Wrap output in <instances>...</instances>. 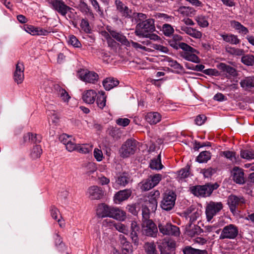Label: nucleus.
<instances>
[{
	"label": "nucleus",
	"mask_w": 254,
	"mask_h": 254,
	"mask_svg": "<svg viewBox=\"0 0 254 254\" xmlns=\"http://www.w3.org/2000/svg\"><path fill=\"white\" fill-rule=\"evenodd\" d=\"M97 213L99 217H109L119 221H124L126 218L125 211L118 207L109 206L104 203L98 206Z\"/></svg>",
	"instance_id": "f257e3e1"
},
{
	"label": "nucleus",
	"mask_w": 254,
	"mask_h": 254,
	"mask_svg": "<svg viewBox=\"0 0 254 254\" xmlns=\"http://www.w3.org/2000/svg\"><path fill=\"white\" fill-rule=\"evenodd\" d=\"M218 183H206L204 185H198L191 187L190 191L195 196L206 197L210 196L213 191L217 189Z\"/></svg>",
	"instance_id": "f03ea898"
},
{
	"label": "nucleus",
	"mask_w": 254,
	"mask_h": 254,
	"mask_svg": "<svg viewBox=\"0 0 254 254\" xmlns=\"http://www.w3.org/2000/svg\"><path fill=\"white\" fill-rule=\"evenodd\" d=\"M155 30L154 20L149 18L138 22L136 26L134 33L139 37H143L147 36L148 33H152Z\"/></svg>",
	"instance_id": "7ed1b4c3"
},
{
	"label": "nucleus",
	"mask_w": 254,
	"mask_h": 254,
	"mask_svg": "<svg viewBox=\"0 0 254 254\" xmlns=\"http://www.w3.org/2000/svg\"><path fill=\"white\" fill-rule=\"evenodd\" d=\"M137 142L133 139H127L119 149V154L123 158H127L134 154L137 149Z\"/></svg>",
	"instance_id": "20e7f679"
},
{
	"label": "nucleus",
	"mask_w": 254,
	"mask_h": 254,
	"mask_svg": "<svg viewBox=\"0 0 254 254\" xmlns=\"http://www.w3.org/2000/svg\"><path fill=\"white\" fill-rule=\"evenodd\" d=\"M182 52H180V56L187 61H190L194 63L200 62L199 58L196 55L195 53L198 52L191 46L185 43H183L181 45Z\"/></svg>",
	"instance_id": "39448f33"
},
{
	"label": "nucleus",
	"mask_w": 254,
	"mask_h": 254,
	"mask_svg": "<svg viewBox=\"0 0 254 254\" xmlns=\"http://www.w3.org/2000/svg\"><path fill=\"white\" fill-rule=\"evenodd\" d=\"M238 233L239 230L238 227L234 224H230L225 226L222 229L219 239H234L237 237Z\"/></svg>",
	"instance_id": "423d86ee"
},
{
	"label": "nucleus",
	"mask_w": 254,
	"mask_h": 254,
	"mask_svg": "<svg viewBox=\"0 0 254 254\" xmlns=\"http://www.w3.org/2000/svg\"><path fill=\"white\" fill-rule=\"evenodd\" d=\"M221 202L210 201L206 205L205 213L208 221H210L213 217L223 208Z\"/></svg>",
	"instance_id": "0eeeda50"
},
{
	"label": "nucleus",
	"mask_w": 254,
	"mask_h": 254,
	"mask_svg": "<svg viewBox=\"0 0 254 254\" xmlns=\"http://www.w3.org/2000/svg\"><path fill=\"white\" fill-rule=\"evenodd\" d=\"M78 77L83 81L94 84L99 79L98 74L94 71L81 69L78 72Z\"/></svg>",
	"instance_id": "6e6552de"
},
{
	"label": "nucleus",
	"mask_w": 254,
	"mask_h": 254,
	"mask_svg": "<svg viewBox=\"0 0 254 254\" xmlns=\"http://www.w3.org/2000/svg\"><path fill=\"white\" fill-rule=\"evenodd\" d=\"M176 199V195L173 191L165 193L161 202V208L166 211H170L174 207Z\"/></svg>",
	"instance_id": "1a4fd4ad"
},
{
	"label": "nucleus",
	"mask_w": 254,
	"mask_h": 254,
	"mask_svg": "<svg viewBox=\"0 0 254 254\" xmlns=\"http://www.w3.org/2000/svg\"><path fill=\"white\" fill-rule=\"evenodd\" d=\"M245 202V199L243 196L231 194L227 198V204L233 214L236 213L238 206L244 204Z\"/></svg>",
	"instance_id": "9d476101"
},
{
	"label": "nucleus",
	"mask_w": 254,
	"mask_h": 254,
	"mask_svg": "<svg viewBox=\"0 0 254 254\" xmlns=\"http://www.w3.org/2000/svg\"><path fill=\"white\" fill-rule=\"evenodd\" d=\"M158 228L160 232L163 235L178 236L180 233L179 227L169 223L159 224Z\"/></svg>",
	"instance_id": "9b49d317"
},
{
	"label": "nucleus",
	"mask_w": 254,
	"mask_h": 254,
	"mask_svg": "<svg viewBox=\"0 0 254 254\" xmlns=\"http://www.w3.org/2000/svg\"><path fill=\"white\" fill-rule=\"evenodd\" d=\"M143 233L149 237H155L158 233V229L155 224L151 220L142 222Z\"/></svg>",
	"instance_id": "f8f14e48"
},
{
	"label": "nucleus",
	"mask_w": 254,
	"mask_h": 254,
	"mask_svg": "<svg viewBox=\"0 0 254 254\" xmlns=\"http://www.w3.org/2000/svg\"><path fill=\"white\" fill-rule=\"evenodd\" d=\"M182 214L186 219L190 218L189 223H192L199 217L201 211L198 207L191 205L185 210Z\"/></svg>",
	"instance_id": "ddd939ff"
},
{
	"label": "nucleus",
	"mask_w": 254,
	"mask_h": 254,
	"mask_svg": "<svg viewBox=\"0 0 254 254\" xmlns=\"http://www.w3.org/2000/svg\"><path fill=\"white\" fill-rule=\"evenodd\" d=\"M51 6L53 9L62 16H65L68 11L71 12V10H73L62 0H55Z\"/></svg>",
	"instance_id": "4468645a"
},
{
	"label": "nucleus",
	"mask_w": 254,
	"mask_h": 254,
	"mask_svg": "<svg viewBox=\"0 0 254 254\" xmlns=\"http://www.w3.org/2000/svg\"><path fill=\"white\" fill-rule=\"evenodd\" d=\"M231 177L233 181L239 185H243L246 182L244 170L239 167H234L231 171Z\"/></svg>",
	"instance_id": "2eb2a0df"
},
{
	"label": "nucleus",
	"mask_w": 254,
	"mask_h": 254,
	"mask_svg": "<svg viewBox=\"0 0 254 254\" xmlns=\"http://www.w3.org/2000/svg\"><path fill=\"white\" fill-rule=\"evenodd\" d=\"M60 141L65 145L67 150L72 152L76 148V142L72 136L63 133L59 137Z\"/></svg>",
	"instance_id": "dca6fc26"
},
{
	"label": "nucleus",
	"mask_w": 254,
	"mask_h": 254,
	"mask_svg": "<svg viewBox=\"0 0 254 254\" xmlns=\"http://www.w3.org/2000/svg\"><path fill=\"white\" fill-rule=\"evenodd\" d=\"M241 87L245 91H254V76L243 77L239 82Z\"/></svg>",
	"instance_id": "f3484780"
},
{
	"label": "nucleus",
	"mask_w": 254,
	"mask_h": 254,
	"mask_svg": "<svg viewBox=\"0 0 254 254\" xmlns=\"http://www.w3.org/2000/svg\"><path fill=\"white\" fill-rule=\"evenodd\" d=\"M24 66L23 63L18 62L16 64L15 70L13 73V79L18 84L21 83L24 78Z\"/></svg>",
	"instance_id": "a211bd4d"
},
{
	"label": "nucleus",
	"mask_w": 254,
	"mask_h": 254,
	"mask_svg": "<svg viewBox=\"0 0 254 254\" xmlns=\"http://www.w3.org/2000/svg\"><path fill=\"white\" fill-rule=\"evenodd\" d=\"M107 31L110 33L111 36L117 41L121 43L123 45L130 47V42L121 32H118L112 29L110 27H107Z\"/></svg>",
	"instance_id": "6ab92c4d"
},
{
	"label": "nucleus",
	"mask_w": 254,
	"mask_h": 254,
	"mask_svg": "<svg viewBox=\"0 0 254 254\" xmlns=\"http://www.w3.org/2000/svg\"><path fill=\"white\" fill-rule=\"evenodd\" d=\"M130 236L132 242L135 245H138L139 242L138 235L140 232V227L135 221H131L130 227Z\"/></svg>",
	"instance_id": "aec40b11"
},
{
	"label": "nucleus",
	"mask_w": 254,
	"mask_h": 254,
	"mask_svg": "<svg viewBox=\"0 0 254 254\" xmlns=\"http://www.w3.org/2000/svg\"><path fill=\"white\" fill-rule=\"evenodd\" d=\"M115 4L117 10L121 15L126 18H131L132 15V12L120 0H116Z\"/></svg>",
	"instance_id": "412c9836"
},
{
	"label": "nucleus",
	"mask_w": 254,
	"mask_h": 254,
	"mask_svg": "<svg viewBox=\"0 0 254 254\" xmlns=\"http://www.w3.org/2000/svg\"><path fill=\"white\" fill-rule=\"evenodd\" d=\"M89 197L91 199H99L104 195L102 188L97 186H93L88 189Z\"/></svg>",
	"instance_id": "4be33fe9"
},
{
	"label": "nucleus",
	"mask_w": 254,
	"mask_h": 254,
	"mask_svg": "<svg viewBox=\"0 0 254 254\" xmlns=\"http://www.w3.org/2000/svg\"><path fill=\"white\" fill-rule=\"evenodd\" d=\"M132 191L130 189L120 190L114 196V201L116 203H120L127 199L131 195Z\"/></svg>",
	"instance_id": "5701e85b"
},
{
	"label": "nucleus",
	"mask_w": 254,
	"mask_h": 254,
	"mask_svg": "<svg viewBox=\"0 0 254 254\" xmlns=\"http://www.w3.org/2000/svg\"><path fill=\"white\" fill-rule=\"evenodd\" d=\"M103 85L106 90H110L119 84V81L114 77H110L105 78L102 82Z\"/></svg>",
	"instance_id": "b1692460"
},
{
	"label": "nucleus",
	"mask_w": 254,
	"mask_h": 254,
	"mask_svg": "<svg viewBox=\"0 0 254 254\" xmlns=\"http://www.w3.org/2000/svg\"><path fill=\"white\" fill-rule=\"evenodd\" d=\"M97 96V94L95 91L91 89L88 90L83 93L82 99L88 104H93Z\"/></svg>",
	"instance_id": "393cba45"
},
{
	"label": "nucleus",
	"mask_w": 254,
	"mask_h": 254,
	"mask_svg": "<svg viewBox=\"0 0 254 254\" xmlns=\"http://www.w3.org/2000/svg\"><path fill=\"white\" fill-rule=\"evenodd\" d=\"M146 121L150 125H155L161 119V115L158 112H149L145 116Z\"/></svg>",
	"instance_id": "a878e982"
},
{
	"label": "nucleus",
	"mask_w": 254,
	"mask_h": 254,
	"mask_svg": "<svg viewBox=\"0 0 254 254\" xmlns=\"http://www.w3.org/2000/svg\"><path fill=\"white\" fill-rule=\"evenodd\" d=\"M186 230L188 235L193 237L196 235H199L201 232V229L197 225H193L189 223L186 226Z\"/></svg>",
	"instance_id": "bb28decb"
},
{
	"label": "nucleus",
	"mask_w": 254,
	"mask_h": 254,
	"mask_svg": "<svg viewBox=\"0 0 254 254\" xmlns=\"http://www.w3.org/2000/svg\"><path fill=\"white\" fill-rule=\"evenodd\" d=\"M130 181L129 175L126 172L120 174L116 180L117 183L120 186L125 187Z\"/></svg>",
	"instance_id": "cd10ccee"
},
{
	"label": "nucleus",
	"mask_w": 254,
	"mask_h": 254,
	"mask_svg": "<svg viewBox=\"0 0 254 254\" xmlns=\"http://www.w3.org/2000/svg\"><path fill=\"white\" fill-rule=\"evenodd\" d=\"M224 41L233 45H237L240 42L238 36L232 34H220Z\"/></svg>",
	"instance_id": "c85d7f7f"
},
{
	"label": "nucleus",
	"mask_w": 254,
	"mask_h": 254,
	"mask_svg": "<svg viewBox=\"0 0 254 254\" xmlns=\"http://www.w3.org/2000/svg\"><path fill=\"white\" fill-rule=\"evenodd\" d=\"M217 67L222 71H226L232 76H235L237 74L236 70L235 68L225 64V63H221L217 65Z\"/></svg>",
	"instance_id": "c756f323"
},
{
	"label": "nucleus",
	"mask_w": 254,
	"mask_h": 254,
	"mask_svg": "<svg viewBox=\"0 0 254 254\" xmlns=\"http://www.w3.org/2000/svg\"><path fill=\"white\" fill-rule=\"evenodd\" d=\"M82 168L85 173L88 176H90L94 173L97 169L96 164L94 162H88L84 164L82 166Z\"/></svg>",
	"instance_id": "7c9ffc66"
},
{
	"label": "nucleus",
	"mask_w": 254,
	"mask_h": 254,
	"mask_svg": "<svg viewBox=\"0 0 254 254\" xmlns=\"http://www.w3.org/2000/svg\"><path fill=\"white\" fill-rule=\"evenodd\" d=\"M230 24L233 28L239 31V33L247 34L249 32L247 28L242 25L239 22L236 20L231 21Z\"/></svg>",
	"instance_id": "2f4dec72"
},
{
	"label": "nucleus",
	"mask_w": 254,
	"mask_h": 254,
	"mask_svg": "<svg viewBox=\"0 0 254 254\" xmlns=\"http://www.w3.org/2000/svg\"><path fill=\"white\" fill-rule=\"evenodd\" d=\"M230 24L233 28L239 31V33L247 34L249 32L247 28L242 25L239 22L236 20L231 21Z\"/></svg>",
	"instance_id": "473e14b6"
},
{
	"label": "nucleus",
	"mask_w": 254,
	"mask_h": 254,
	"mask_svg": "<svg viewBox=\"0 0 254 254\" xmlns=\"http://www.w3.org/2000/svg\"><path fill=\"white\" fill-rule=\"evenodd\" d=\"M96 103L99 108L102 109L106 106V96L105 92L103 91L98 92V95L97 96Z\"/></svg>",
	"instance_id": "72a5a7b5"
},
{
	"label": "nucleus",
	"mask_w": 254,
	"mask_h": 254,
	"mask_svg": "<svg viewBox=\"0 0 254 254\" xmlns=\"http://www.w3.org/2000/svg\"><path fill=\"white\" fill-rule=\"evenodd\" d=\"M149 166L153 170H161L163 168V165L161 161V155L159 154L156 158L152 159Z\"/></svg>",
	"instance_id": "f704fd0d"
},
{
	"label": "nucleus",
	"mask_w": 254,
	"mask_h": 254,
	"mask_svg": "<svg viewBox=\"0 0 254 254\" xmlns=\"http://www.w3.org/2000/svg\"><path fill=\"white\" fill-rule=\"evenodd\" d=\"M211 158V153L207 151L201 152L196 157V161L199 163H206Z\"/></svg>",
	"instance_id": "c9c22d12"
},
{
	"label": "nucleus",
	"mask_w": 254,
	"mask_h": 254,
	"mask_svg": "<svg viewBox=\"0 0 254 254\" xmlns=\"http://www.w3.org/2000/svg\"><path fill=\"white\" fill-rule=\"evenodd\" d=\"M58 96L64 102H68L70 97L66 90L59 86L56 87Z\"/></svg>",
	"instance_id": "e433bc0d"
},
{
	"label": "nucleus",
	"mask_w": 254,
	"mask_h": 254,
	"mask_svg": "<svg viewBox=\"0 0 254 254\" xmlns=\"http://www.w3.org/2000/svg\"><path fill=\"white\" fill-rule=\"evenodd\" d=\"M222 155L229 159L233 163H236L238 161L239 156L237 155L236 153L231 151H224L221 152Z\"/></svg>",
	"instance_id": "4c0bfd02"
},
{
	"label": "nucleus",
	"mask_w": 254,
	"mask_h": 254,
	"mask_svg": "<svg viewBox=\"0 0 254 254\" xmlns=\"http://www.w3.org/2000/svg\"><path fill=\"white\" fill-rule=\"evenodd\" d=\"M184 254H208L206 250L194 249L190 246L186 247L183 249Z\"/></svg>",
	"instance_id": "58836bf2"
},
{
	"label": "nucleus",
	"mask_w": 254,
	"mask_h": 254,
	"mask_svg": "<svg viewBox=\"0 0 254 254\" xmlns=\"http://www.w3.org/2000/svg\"><path fill=\"white\" fill-rule=\"evenodd\" d=\"M55 246L59 251H64L66 249L64 244L63 243L62 238L58 234H56L54 237Z\"/></svg>",
	"instance_id": "ea45409f"
},
{
	"label": "nucleus",
	"mask_w": 254,
	"mask_h": 254,
	"mask_svg": "<svg viewBox=\"0 0 254 254\" xmlns=\"http://www.w3.org/2000/svg\"><path fill=\"white\" fill-rule=\"evenodd\" d=\"M225 49L227 53L232 55L242 56L244 54V50L232 47L229 45L226 46Z\"/></svg>",
	"instance_id": "a19ab883"
},
{
	"label": "nucleus",
	"mask_w": 254,
	"mask_h": 254,
	"mask_svg": "<svg viewBox=\"0 0 254 254\" xmlns=\"http://www.w3.org/2000/svg\"><path fill=\"white\" fill-rule=\"evenodd\" d=\"M120 240L121 245H122L123 250L125 251L126 253H129L131 250V245L129 242H128L126 238L123 235L119 236Z\"/></svg>",
	"instance_id": "79ce46f5"
},
{
	"label": "nucleus",
	"mask_w": 254,
	"mask_h": 254,
	"mask_svg": "<svg viewBox=\"0 0 254 254\" xmlns=\"http://www.w3.org/2000/svg\"><path fill=\"white\" fill-rule=\"evenodd\" d=\"M51 214L53 219L57 220L60 226L62 227L63 223H62V221L61 220L62 216L60 214L59 210L57 208L53 207L51 209Z\"/></svg>",
	"instance_id": "37998d69"
},
{
	"label": "nucleus",
	"mask_w": 254,
	"mask_h": 254,
	"mask_svg": "<svg viewBox=\"0 0 254 254\" xmlns=\"http://www.w3.org/2000/svg\"><path fill=\"white\" fill-rule=\"evenodd\" d=\"M79 8L82 12L84 13L85 14H89L90 16L94 18L93 12L90 9L89 6L84 1L80 2L79 4Z\"/></svg>",
	"instance_id": "c03bdc74"
},
{
	"label": "nucleus",
	"mask_w": 254,
	"mask_h": 254,
	"mask_svg": "<svg viewBox=\"0 0 254 254\" xmlns=\"http://www.w3.org/2000/svg\"><path fill=\"white\" fill-rule=\"evenodd\" d=\"M42 153V149L41 147L39 145H36L32 148L30 156L33 159H37L39 158Z\"/></svg>",
	"instance_id": "a18cd8bd"
},
{
	"label": "nucleus",
	"mask_w": 254,
	"mask_h": 254,
	"mask_svg": "<svg viewBox=\"0 0 254 254\" xmlns=\"http://www.w3.org/2000/svg\"><path fill=\"white\" fill-rule=\"evenodd\" d=\"M76 148L74 150H77L78 152L81 153H88L91 150V147L88 144H80L76 143Z\"/></svg>",
	"instance_id": "49530a36"
},
{
	"label": "nucleus",
	"mask_w": 254,
	"mask_h": 254,
	"mask_svg": "<svg viewBox=\"0 0 254 254\" xmlns=\"http://www.w3.org/2000/svg\"><path fill=\"white\" fill-rule=\"evenodd\" d=\"M241 62L248 66H254V56L252 55H247L243 56Z\"/></svg>",
	"instance_id": "de8ad7c7"
},
{
	"label": "nucleus",
	"mask_w": 254,
	"mask_h": 254,
	"mask_svg": "<svg viewBox=\"0 0 254 254\" xmlns=\"http://www.w3.org/2000/svg\"><path fill=\"white\" fill-rule=\"evenodd\" d=\"M144 249L146 254H157L156 246L153 243H145Z\"/></svg>",
	"instance_id": "09e8293b"
},
{
	"label": "nucleus",
	"mask_w": 254,
	"mask_h": 254,
	"mask_svg": "<svg viewBox=\"0 0 254 254\" xmlns=\"http://www.w3.org/2000/svg\"><path fill=\"white\" fill-rule=\"evenodd\" d=\"M241 157L247 160L254 159V150H242L240 152Z\"/></svg>",
	"instance_id": "8fccbe9b"
},
{
	"label": "nucleus",
	"mask_w": 254,
	"mask_h": 254,
	"mask_svg": "<svg viewBox=\"0 0 254 254\" xmlns=\"http://www.w3.org/2000/svg\"><path fill=\"white\" fill-rule=\"evenodd\" d=\"M113 226L115 229L119 232L122 233L125 235H128L129 233V230L127 226L125 224L121 223V222L115 223L113 224Z\"/></svg>",
	"instance_id": "3c124183"
},
{
	"label": "nucleus",
	"mask_w": 254,
	"mask_h": 254,
	"mask_svg": "<svg viewBox=\"0 0 254 254\" xmlns=\"http://www.w3.org/2000/svg\"><path fill=\"white\" fill-rule=\"evenodd\" d=\"M138 186L142 191H147L153 188L149 179L142 181L138 184Z\"/></svg>",
	"instance_id": "603ef678"
},
{
	"label": "nucleus",
	"mask_w": 254,
	"mask_h": 254,
	"mask_svg": "<svg viewBox=\"0 0 254 254\" xmlns=\"http://www.w3.org/2000/svg\"><path fill=\"white\" fill-rule=\"evenodd\" d=\"M81 29L86 33H91V28L88 20L86 18H82L80 24Z\"/></svg>",
	"instance_id": "864d4df0"
},
{
	"label": "nucleus",
	"mask_w": 254,
	"mask_h": 254,
	"mask_svg": "<svg viewBox=\"0 0 254 254\" xmlns=\"http://www.w3.org/2000/svg\"><path fill=\"white\" fill-rule=\"evenodd\" d=\"M162 245L165 248H167L168 250L174 249L176 247V242L170 239H165L162 243Z\"/></svg>",
	"instance_id": "5fc2aeb1"
},
{
	"label": "nucleus",
	"mask_w": 254,
	"mask_h": 254,
	"mask_svg": "<svg viewBox=\"0 0 254 254\" xmlns=\"http://www.w3.org/2000/svg\"><path fill=\"white\" fill-rule=\"evenodd\" d=\"M195 20L197 21L198 24L202 27H206L208 26V22L207 20V18L205 16L203 15H199L196 16Z\"/></svg>",
	"instance_id": "6e6d98bb"
},
{
	"label": "nucleus",
	"mask_w": 254,
	"mask_h": 254,
	"mask_svg": "<svg viewBox=\"0 0 254 254\" xmlns=\"http://www.w3.org/2000/svg\"><path fill=\"white\" fill-rule=\"evenodd\" d=\"M163 31L165 36H169L173 34L174 30L170 24H165L162 27Z\"/></svg>",
	"instance_id": "4d7b16f0"
},
{
	"label": "nucleus",
	"mask_w": 254,
	"mask_h": 254,
	"mask_svg": "<svg viewBox=\"0 0 254 254\" xmlns=\"http://www.w3.org/2000/svg\"><path fill=\"white\" fill-rule=\"evenodd\" d=\"M161 175L158 174L150 176V179H148L150 181L152 185L153 186V187H154L159 183L161 180Z\"/></svg>",
	"instance_id": "13d9d810"
},
{
	"label": "nucleus",
	"mask_w": 254,
	"mask_h": 254,
	"mask_svg": "<svg viewBox=\"0 0 254 254\" xmlns=\"http://www.w3.org/2000/svg\"><path fill=\"white\" fill-rule=\"evenodd\" d=\"M138 204L136 203L127 205V210L133 215H136L139 210Z\"/></svg>",
	"instance_id": "bf43d9fd"
},
{
	"label": "nucleus",
	"mask_w": 254,
	"mask_h": 254,
	"mask_svg": "<svg viewBox=\"0 0 254 254\" xmlns=\"http://www.w3.org/2000/svg\"><path fill=\"white\" fill-rule=\"evenodd\" d=\"M69 44L72 45L73 47L76 48H79L81 46V44L78 40L74 35H70L69 37L68 40Z\"/></svg>",
	"instance_id": "052dcab7"
},
{
	"label": "nucleus",
	"mask_w": 254,
	"mask_h": 254,
	"mask_svg": "<svg viewBox=\"0 0 254 254\" xmlns=\"http://www.w3.org/2000/svg\"><path fill=\"white\" fill-rule=\"evenodd\" d=\"M168 62V65L172 67H173L175 69L181 70L183 68L182 66L180 64H179L176 61L169 58Z\"/></svg>",
	"instance_id": "680f3d73"
},
{
	"label": "nucleus",
	"mask_w": 254,
	"mask_h": 254,
	"mask_svg": "<svg viewBox=\"0 0 254 254\" xmlns=\"http://www.w3.org/2000/svg\"><path fill=\"white\" fill-rule=\"evenodd\" d=\"M190 174L189 168L186 167L181 169L178 172V176L180 179H185L187 178Z\"/></svg>",
	"instance_id": "e2e57ef3"
},
{
	"label": "nucleus",
	"mask_w": 254,
	"mask_h": 254,
	"mask_svg": "<svg viewBox=\"0 0 254 254\" xmlns=\"http://www.w3.org/2000/svg\"><path fill=\"white\" fill-rule=\"evenodd\" d=\"M116 124L123 127H127L130 123V120L127 118H119L116 121Z\"/></svg>",
	"instance_id": "0e129e2a"
},
{
	"label": "nucleus",
	"mask_w": 254,
	"mask_h": 254,
	"mask_svg": "<svg viewBox=\"0 0 254 254\" xmlns=\"http://www.w3.org/2000/svg\"><path fill=\"white\" fill-rule=\"evenodd\" d=\"M25 30L28 33L33 35H36L37 27H35L31 25H25L24 26Z\"/></svg>",
	"instance_id": "69168bd1"
},
{
	"label": "nucleus",
	"mask_w": 254,
	"mask_h": 254,
	"mask_svg": "<svg viewBox=\"0 0 254 254\" xmlns=\"http://www.w3.org/2000/svg\"><path fill=\"white\" fill-rule=\"evenodd\" d=\"M92 6L98 14L100 15H103V10L101 8L97 0H90Z\"/></svg>",
	"instance_id": "338daca9"
},
{
	"label": "nucleus",
	"mask_w": 254,
	"mask_h": 254,
	"mask_svg": "<svg viewBox=\"0 0 254 254\" xmlns=\"http://www.w3.org/2000/svg\"><path fill=\"white\" fill-rule=\"evenodd\" d=\"M132 14L137 23L145 21L146 18V15L142 13H132Z\"/></svg>",
	"instance_id": "774afa93"
}]
</instances>
